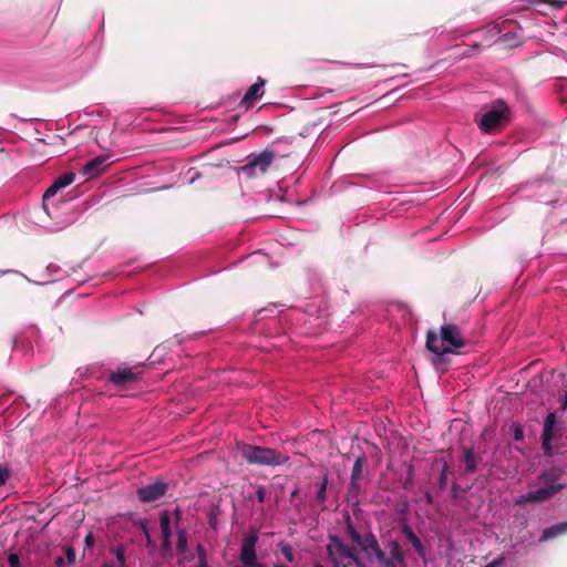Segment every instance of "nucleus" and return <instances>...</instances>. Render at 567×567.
Wrapping results in <instances>:
<instances>
[{"mask_svg":"<svg viewBox=\"0 0 567 567\" xmlns=\"http://www.w3.org/2000/svg\"><path fill=\"white\" fill-rule=\"evenodd\" d=\"M464 346L465 341L462 332L455 324H443L440 338L433 331L427 332L426 349L436 355L453 353Z\"/></svg>","mask_w":567,"mask_h":567,"instance_id":"nucleus-1","label":"nucleus"},{"mask_svg":"<svg viewBox=\"0 0 567 567\" xmlns=\"http://www.w3.org/2000/svg\"><path fill=\"white\" fill-rule=\"evenodd\" d=\"M511 116L512 112L507 103L503 100H496L487 106L477 125L483 133H495L509 122Z\"/></svg>","mask_w":567,"mask_h":567,"instance_id":"nucleus-2","label":"nucleus"},{"mask_svg":"<svg viewBox=\"0 0 567 567\" xmlns=\"http://www.w3.org/2000/svg\"><path fill=\"white\" fill-rule=\"evenodd\" d=\"M243 456L251 464L271 466L285 464L289 460L286 454L279 453L276 450L252 445H247L243 449Z\"/></svg>","mask_w":567,"mask_h":567,"instance_id":"nucleus-3","label":"nucleus"},{"mask_svg":"<svg viewBox=\"0 0 567 567\" xmlns=\"http://www.w3.org/2000/svg\"><path fill=\"white\" fill-rule=\"evenodd\" d=\"M328 556L334 567H351L357 563L355 549L337 537H332L327 545Z\"/></svg>","mask_w":567,"mask_h":567,"instance_id":"nucleus-4","label":"nucleus"},{"mask_svg":"<svg viewBox=\"0 0 567 567\" xmlns=\"http://www.w3.org/2000/svg\"><path fill=\"white\" fill-rule=\"evenodd\" d=\"M275 159L274 151L266 150L249 158L247 164L241 167L244 174L248 177L262 175L269 168Z\"/></svg>","mask_w":567,"mask_h":567,"instance_id":"nucleus-5","label":"nucleus"},{"mask_svg":"<svg viewBox=\"0 0 567 567\" xmlns=\"http://www.w3.org/2000/svg\"><path fill=\"white\" fill-rule=\"evenodd\" d=\"M257 540L256 534H250L243 539L239 559L245 567H256L258 565L256 555Z\"/></svg>","mask_w":567,"mask_h":567,"instance_id":"nucleus-6","label":"nucleus"},{"mask_svg":"<svg viewBox=\"0 0 567 567\" xmlns=\"http://www.w3.org/2000/svg\"><path fill=\"white\" fill-rule=\"evenodd\" d=\"M74 173H65L61 176H59L53 184L45 190L43 194V209L49 213V204L51 198H53L61 189L65 188L66 186L71 185L74 182Z\"/></svg>","mask_w":567,"mask_h":567,"instance_id":"nucleus-7","label":"nucleus"},{"mask_svg":"<svg viewBox=\"0 0 567 567\" xmlns=\"http://www.w3.org/2000/svg\"><path fill=\"white\" fill-rule=\"evenodd\" d=\"M556 420V413L550 412L547 414L544 421L542 446L546 454H551L554 450L551 442L555 437Z\"/></svg>","mask_w":567,"mask_h":567,"instance_id":"nucleus-8","label":"nucleus"},{"mask_svg":"<svg viewBox=\"0 0 567 567\" xmlns=\"http://www.w3.org/2000/svg\"><path fill=\"white\" fill-rule=\"evenodd\" d=\"M109 156L100 155L89 161L82 169L86 179H93L100 176L109 166Z\"/></svg>","mask_w":567,"mask_h":567,"instance_id":"nucleus-9","label":"nucleus"},{"mask_svg":"<svg viewBox=\"0 0 567 567\" xmlns=\"http://www.w3.org/2000/svg\"><path fill=\"white\" fill-rule=\"evenodd\" d=\"M167 489V485L163 482H155L138 488L137 495L142 502H153L162 497Z\"/></svg>","mask_w":567,"mask_h":567,"instance_id":"nucleus-10","label":"nucleus"},{"mask_svg":"<svg viewBox=\"0 0 567 567\" xmlns=\"http://www.w3.org/2000/svg\"><path fill=\"white\" fill-rule=\"evenodd\" d=\"M140 372L132 368H118L110 375V382L116 386L123 388L137 380Z\"/></svg>","mask_w":567,"mask_h":567,"instance_id":"nucleus-11","label":"nucleus"},{"mask_svg":"<svg viewBox=\"0 0 567 567\" xmlns=\"http://www.w3.org/2000/svg\"><path fill=\"white\" fill-rule=\"evenodd\" d=\"M565 486V484H550L546 487H540L538 489L528 492L527 498H529L530 502H543L551 498L558 492L564 489Z\"/></svg>","mask_w":567,"mask_h":567,"instance_id":"nucleus-12","label":"nucleus"},{"mask_svg":"<svg viewBox=\"0 0 567 567\" xmlns=\"http://www.w3.org/2000/svg\"><path fill=\"white\" fill-rule=\"evenodd\" d=\"M265 84V80L262 78H258L257 81L247 90L240 104L245 107H249L257 99L264 95Z\"/></svg>","mask_w":567,"mask_h":567,"instance_id":"nucleus-13","label":"nucleus"},{"mask_svg":"<svg viewBox=\"0 0 567 567\" xmlns=\"http://www.w3.org/2000/svg\"><path fill=\"white\" fill-rule=\"evenodd\" d=\"M567 533V520L558 523L543 530L539 542H547Z\"/></svg>","mask_w":567,"mask_h":567,"instance_id":"nucleus-14","label":"nucleus"},{"mask_svg":"<svg viewBox=\"0 0 567 567\" xmlns=\"http://www.w3.org/2000/svg\"><path fill=\"white\" fill-rule=\"evenodd\" d=\"M392 561L389 567H404V556L403 553L396 542H392L390 545V557L388 558Z\"/></svg>","mask_w":567,"mask_h":567,"instance_id":"nucleus-15","label":"nucleus"},{"mask_svg":"<svg viewBox=\"0 0 567 567\" xmlns=\"http://www.w3.org/2000/svg\"><path fill=\"white\" fill-rule=\"evenodd\" d=\"M567 3V0H530V4L538 7L537 9L540 13L547 14V12L542 9L543 7H549L551 9H560Z\"/></svg>","mask_w":567,"mask_h":567,"instance_id":"nucleus-16","label":"nucleus"},{"mask_svg":"<svg viewBox=\"0 0 567 567\" xmlns=\"http://www.w3.org/2000/svg\"><path fill=\"white\" fill-rule=\"evenodd\" d=\"M404 533L408 537V539L410 540V543L412 544L413 548L422 554L423 551V545L421 543V540L419 539V537L414 534V532L412 529H410L409 527L404 528Z\"/></svg>","mask_w":567,"mask_h":567,"instance_id":"nucleus-17","label":"nucleus"},{"mask_svg":"<svg viewBox=\"0 0 567 567\" xmlns=\"http://www.w3.org/2000/svg\"><path fill=\"white\" fill-rule=\"evenodd\" d=\"M465 470L470 473L476 470V457L472 450H466L464 455Z\"/></svg>","mask_w":567,"mask_h":567,"instance_id":"nucleus-18","label":"nucleus"},{"mask_svg":"<svg viewBox=\"0 0 567 567\" xmlns=\"http://www.w3.org/2000/svg\"><path fill=\"white\" fill-rule=\"evenodd\" d=\"M161 529H162L163 537L165 539H169L172 532H171V519L167 514H163L161 516Z\"/></svg>","mask_w":567,"mask_h":567,"instance_id":"nucleus-19","label":"nucleus"},{"mask_svg":"<svg viewBox=\"0 0 567 567\" xmlns=\"http://www.w3.org/2000/svg\"><path fill=\"white\" fill-rule=\"evenodd\" d=\"M362 474V458L359 457L353 464L352 473H351V485H354L355 481L361 477Z\"/></svg>","mask_w":567,"mask_h":567,"instance_id":"nucleus-20","label":"nucleus"},{"mask_svg":"<svg viewBox=\"0 0 567 567\" xmlns=\"http://www.w3.org/2000/svg\"><path fill=\"white\" fill-rule=\"evenodd\" d=\"M373 549H374L375 558L378 559L379 564L382 567H389L390 564H392V561L390 559H388L385 554L378 546H375Z\"/></svg>","mask_w":567,"mask_h":567,"instance_id":"nucleus-21","label":"nucleus"},{"mask_svg":"<svg viewBox=\"0 0 567 567\" xmlns=\"http://www.w3.org/2000/svg\"><path fill=\"white\" fill-rule=\"evenodd\" d=\"M280 551L288 563H292L295 560L293 550L289 544H281Z\"/></svg>","mask_w":567,"mask_h":567,"instance_id":"nucleus-22","label":"nucleus"},{"mask_svg":"<svg viewBox=\"0 0 567 567\" xmlns=\"http://www.w3.org/2000/svg\"><path fill=\"white\" fill-rule=\"evenodd\" d=\"M327 484H328V480H327V477H324L322 480L320 487L316 495L317 499L322 504L326 502V498H327Z\"/></svg>","mask_w":567,"mask_h":567,"instance_id":"nucleus-23","label":"nucleus"},{"mask_svg":"<svg viewBox=\"0 0 567 567\" xmlns=\"http://www.w3.org/2000/svg\"><path fill=\"white\" fill-rule=\"evenodd\" d=\"M116 561L118 564V567H126V557H125V550L122 546H118L114 550Z\"/></svg>","mask_w":567,"mask_h":567,"instance_id":"nucleus-24","label":"nucleus"},{"mask_svg":"<svg viewBox=\"0 0 567 567\" xmlns=\"http://www.w3.org/2000/svg\"><path fill=\"white\" fill-rule=\"evenodd\" d=\"M10 567H22L18 554L11 553L8 558Z\"/></svg>","mask_w":567,"mask_h":567,"instance_id":"nucleus-25","label":"nucleus"},{"mask_svg":"<svg viewBox=\"0 0 567 567\" xmlns=\"http://www.w3.org/2000/svg\"><path fill=\"white\" fill-rule=\"evenodd\" d=\"M65 556L69 565H72L75 561V551L73 548L68 547L65 549Z\"/></svg>","mask_w":567,"mask_h":567,"instance_id":"nucleus-26","label":"nucleus"},{"mask_svg":"<svg viewBox=\"0 0 567 567\" xmlns=\"http://www.w3.org/2000/svg\"><path fill=\"white\" fill-rule=\"evenodd\" d=\"M9 478V471L0 465V486L6 484Z\"/></svg>","mask_w":567,"mask_h":567,"instance_id":"nucleus-27","label":"nucleus"},{"mask_svg":"<svg viewBox=\"0 0 567 567\" xmlns=\"http://www.w3.org/2000/svg\"><path fill=\"white\" fill-rule=\"evenodd\" d=\"M256 494H257V498H258L259 502H264L265 501V497H266V489H265V487H262V486L258 487Z\"/></svg>","mask_w":567,"mask_h":567,"instance_id":"nucleus-28","label":"nucleus"},{"mask_svg":"<svg viewBox=\"0 0 567 567\" xmlns=\"http://www.w3.org/2000/svg\"><path fill=\"white\" fill-rule=\"evenodd\" d=\"M185 545H186V535L184 532H179L178 533V547L184 548Z\"/></svg>","mask_w":567,"mask_h":567,"instance_id":"nucleus-29","label":"nucleus"},{"mask_svg":"<svg viewBox=\"0 0 567 567\" xmlns=\"http://www.w3.org/2000/svg\"><path fill=\"white\" fill-rule=\"evenodd\" d=\"M527 502H530V499H529V498H527V493H526V494H524V495L518 496V497L515 499V504H516V505H523V504H525V503H527Z\"/></svg>","mask_w":567,"mask_h":567,"instance_id":"nucleus-30","label":"nucleus"},{"mask_svg":"<svg viewBox=\"0 0 567 567\" xmlns=\"http://www.w3.org/2000/svg\"><path fill=\"white\" fill-rule=\"evenodd\" d=\"M84 542H85L86 547H89V548L92 547L94 545V537H93V535L91 533L87 534L85 536Z\"/></svg>","mask_w":567,"mask_h":567,"instance_id":"nucleus-31","label":"nucleus"},{"mask_svg":"<svg viewBox=\"0 0 567 567\" xmlns=\"http://www.w3.org/2000/svg\"><path fill=\"white\" fill-rule=\"evenodd\" d=\"M508 38H509V33H506V34L499 37L497 42L498 43H505L508 40Z\"/></svg>","mask_w":567,"mask_h":567,"instance_id":"nucleus-32","label":"nucleus"},{"mask_svg":"<svg viewBox=\"0 0 567 567\" xmlns=\"http://www.w3.org/2000/svg\"><path fill=\"white\" fill-rule=\"evenodd\" d=\"M198 567H208L205 556H200Z\"/></svg>","mask_w":567,"mask_h":567,"instance_id":"nucleus-33","label":"nucleus"},{"mask_svg":"<svg viewBox=\"0 0 567 567\" xmlns=\"http://www.w3.org/2000/svg\"><path fill=\"white\" fill-rule=\"evenodd\" d=\"M55 564H56L58 567H63L64 566L63 558L62 557L56 558Z\"/></svg>","mask_w":567,"mask_h":567,"instance_id":"nucleus-34","label":"nucleus"},{"mask_svg":"<svg viewBox=\"0 0 567 567\" xmlns=\"http://www.w3.org/2000/svg\"><path fill=\"white\" fill-rule=\"evenodd\" d=\"M567 409V392L563 396V410Z\"/></svg>","mask_w":567,"mask_h":567,"instance_id":"nucleus-35","label":"nucleus"},{"mask_svg":"<svg viewBox=\"0 0 567 567\" xmlns=\"http://www.w3.org/2000/svg\"><path fill=\"white\" fill-rule=\"evenodd\" d=\"M540 480H542L544 483H547V482H548L547 474L542 475V476H540Z\"/></svg>","mask_w":567,"mask_h":567,"instance_id":"nucleus-36","label":"nucleus"},{"mask_svg":"<svg viewBox=\"0 0 567 567\" xmlns=\"http://www.w3.org/2000/svg\"><path fill=\"white\" fill-rule=\"evenodd\" d=\"M272 567H287L286 565L281 564V563H276L274 564Z\"/></svg>","mask_w":567,"mask_h":567,"instance_id":"nucleus-37","label":"nucleus"},{"mask_svg":"<svg viewBox=\"0 0 567 567\" xmlns=\"http://www.w3.org/2000/svg\"><path fill=\"white\" fill-rule=\"evenodd\" d=\"M522 436V432L520 431H517L516 434H515V437L516 439H519Z\"/></svg>","mask_w":567,"mask_h":567,"instance_id":"nucleus-38","label":"nucleus"},{"mask_svg":"<svg viewBox=\"0 0 567 567\" xmlns=\"http://www.w3.org/2000/svg\"><path fill=\"white\" fill-rule=\"evenodd\" d=\"M102 567H114L113 564H104Z\"/></svg>","mask_w":567,"mask_h":567,"instance_id":"nucleus-39","label":"nucleus"},{"mask_svg":"<svg viewBox=\"0 0 567 567\" xmlns=\"http://www.w3.org/2000/svg\"><path fill=\"white\" fill-rule=\"evenodd\" d=\"M315 567H323V566H321V565H316Z\"/></svg>","mask_w":567,"mask_h":567,"instance_id":"nucleus-40","label":"nucleus"}]
</instances>
